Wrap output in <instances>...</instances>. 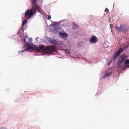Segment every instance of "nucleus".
I'll return each instance as SVG.
<instances>
[{"label": "nucleus", "mask_w": 129, "mask_h": 129, "mask_svg": "<svg viewBox=\"0 0 129 129\" xmlns=\"http://www.w3.org/2000/svg\"><path fill=\"white\" fill-rule=\"evenodd\" d=\"M38 0H33L32 2V6L30 9H28L26 11L25 13V16L26 17L28 16V17L27 19L30 18L32 17L34 14L38 12H41V9L39 5L37 4V1Z\"/></svg>", "instance_id": "1"}, {"label": "nucleus", "mask_w": 129, "mask_h": 129, "mask_svg": "<svg viewBox=\"0 0 129 129\" xmlns=\"http://www.w3.org/2000/svg\"><path fill=\"white\" fill-rule=\"evenodd\" d=\"M46 49L45 53H51L55 51V47L52 45L46 47Z\"/></svg>", "instance_id": "2"}, {"label": "nucleus", "mask_w": 129, "mask_h": 129, "mask_svg": "<svg viewBox=\"0 0 129 129\" xmlns=\"http://www.w3.org/2000/svg\"><path fill=\"white\" fill-rule=\"evenodd\" d=\"M46 47H45L44 45L40 44L39 46V48H35V50L36 51L38 52H40L41 51L42 52L45 53Z\"/></svg>", "instance_id": "3"}, {"label": "nucleus", "mask_w": 129, "mask_h": 129, "mask_svg": "<svg viewBox=\"0 0 129 129\" xmlns=\"http://www.w3.org/2000/svg\"><path fill=\"white\" fill-rule=\"evenodd\" d=\"M123 51V49L122 48H121L117 50L116 53L114 54L113 58L114 59L116 60L118 56Z\"/></svg>", "instance_id": "4"}, {"label": "nucleus", "mask_w": 129, "mask_h": 129, "mask_svg": "<svg viewBox=\"0 0 129 129\" xmlns=\"http://www.w3.org/2000/svg\"><path fill=\"white\" fill-rule=\"evenodd\" d=\"M127 57V56L125 55H124L121 56L120 58L118 59V65H121L123 61L125 60Z\"/></svg>", "instance_id": "5"}, {"label": "nucleus", "mask_w": 129, "mask_h": 129, "mask_svg": "<svg viewBox=\"0 0 129 129\" xmlns=\"http://www.w3.org/2000/svg\"><path fill=\"white\" fill-rule=\"evenodd\" d=\"M98 40L96 36H92L90 40V41L91 43H95L97 42V40Z\"/></svg>", "instance_id": "6"}, {"label": "nucleus", "mask_w": 129, "mask_h": 129, "mask_svg": "<svg viewBox=\"0 0 129 129\" xmlns=\"http://www.w3.org/2000/svg\"><path fill=\"white\" fill-rule=\"evenodd\" d=\"M48 41L52 44H56L57 43L58 41L56 40H54V39H52L50 38L48 40Z\"/></svg>", "instance_id": "7"}, {"label": "nucleus", "mask_w": 129, "mask_h": 129, "mask_svg": "<svg viewBox=\"0 0 129 129\" xmlns=\"http://www.w3.org/2000/svg\"><path fill=\"white\" fill-rule=\"evenodd\" d=\"M129 27L126 25H122V31L123 32L126 31L128 29Z\"/></svg>", "instance_id": "8"}, {"label": "nucleus", "mask_w": 129, "mask_h": 129, "mask_svg": "<svg viewBox=\"0 0 129 129\" xmlns=\"http://www.w3.org/2000/svg\"><path fill=\"white\" fill-rule=\"evenodd\" d=\"M59 35L62 38H66L68 36V35L66 33H62L61 32H59Z\"/></svg>", "instance_id": "9"}, {"label": "nucleus", "mask_w": 129, "mask_h": 129, "mask_svg": "<svg viewBox=\"0 0 129 129\" xmlns=\"http://www.w3.org/2000/svg\"><path fill=\"white\" fill-rule=\"evenodd\" d=\"M122 25H120L119 27H117V26L115 27V28L116 30L118 32H121L122 31Z\"/></svg>", "instance_id": "10"}, {"label": "nucleus", "mask_w": 129, "mask_h": 129, "mask_svg": "<svg viewBox=\"0 0 129 129\" xmlns=\"http://www.w3.org/2000/svg\"><path fill=\"white\" fill-rule=\"evenodd\" d=\"M28 36L25 37L24 38H25L24 39V42L26 43V46H29V43H28Z\"/></svg>", "instance_id": "11"}, {"label": "nucleus", "mask_w": 129, "mask_h": 129, "mask_svg": "<svg viewBox=\"0 0 129 129\" xmlns=\"http://www.w3.org/2000/svg\"><path fill=\"white\" fill-rule=\"evenodd\" d=\"M78 27V25L76 24H73V28L74 29H76Z\"/></svg>", "instance_id": "12"}, {"label": "nucleus", "mask_w": 129, "mask_h": 129, "mask_svg": "<svg viewBox=\"0 0 129 129\" xmlns=\"http://www.w3.org/2000/svg\"><path fill=\"white\" fill-rule=\"evenodd\" d=\"M27 21V20L25 19L22 22V26H23L24 24H26V23Z\"/></svg>", "instance_id": "13"}, {"label": "nucleus", "mask_w": 129, "mask_h": 129, "mask_svg": "<svg viewBox=\"0 0 129 129\" xmlns=\"http://www.w3.org/2000/svg\"><path fill=\"white\" fill-rule=\"evenodd\" d=\"M111 73H106L105 74V77H107V76H110V75H111Z\"/></svg>", "instance_id": "14"}, {"label": "nucleus", "mask_w": 129, "mask_h": 129, "mask_svg": "<svg viewBox=\"0 0 129 129\" xmlns=\"http://www.w3.org/2000/svg\"><path fill=\"white\" fill-rule=\"evenodd\" d=\"M124 63L125 64H129V60H126L124 61Z\"/></svg>", "instance_id": "15"}, {"label": "nucleus", "mask_w": 129, "mask_h": 129, "mask_svg": "<svg viewBox=\"0 0 129 129\" xmlns=\"http://www.w3.org/2000/svg\"><path fill=\"white\" fill-rule=\"evenodd\" d=\"M65 52L66 53H68L69 54H70V53L69 51V50L68 49H65Z\"/></svg>", "instance_id": "16"}, {"label": "nucleus", "mask_w": 129, "mask_h": 129, "mask_svg": "<svg viewBox=\"0 0 129 129\" xmlns=\"http://www.w3.org/2000/svg\"><path fill=\"white\" fill-rule=\"evenodd\" d=\"M32 41V39H28V42L29 43H29L31 42Z\"/></svg>", "instance_id": "17"}, {"label": "nucleus", "mask_w": 129, "mask_h": 129, "mask_svg": "<svg viewBox=\"0 0 129 129\" xmlns=\"http://www.w3.org/2000/svg\"><path fill=\"white\" fill-rule=\"evenodd\" d=\"M27 50H23L22 51H18V53H22L24 51H26Z\"/></svg>", "instance_id": "18"}, {"label": "nucleus", "mask_w": 129, "mask_h": 129, "mask_svg": "<svg viewBox=\"0 0 129 129\" xmlns=\"http://www.w3.org/2000/svg\"><path fill=\"white\" fill-rule=\"evenodd\" d=\"M51 18V16L50 15H48V18L47 19L48 20H49Z\"/></svg>", "instance_id": "19"}, {"label": "nucleus", "mask_w": 129, "mask_h": 129, "mask_svg": "<svg viewBox=\"0 0 129 129\" xmlns=\"http://www.w3.org/2000/svg\"><path fill=\"white\" fill-rule=\"evenodd\" d=\"M105 11L106 12H108V11H109V10L107 8H106Z\"/></svg>", "instance_id": "20"}, {"label": "nucleus", "mask_w": 129, "mask_h": 129, "mask_svg": "<svg viewBox=\"0 0 129 129\" xmlns=\"http://www.w3.org/2000/svg\"><path fill=\"white\" fill-rule=\"evenodd\" d=\"M125 47L124 48L125 49H126L127 48L129 47V45H126L125 46Z\"/></svg>", "instance_id": "21"}, {"label": "nucleus", "mask_w": 129, "mask_h": 129, "mask_svg": "<svg viewBox=\"0 0 129 129\" xmlns=\"http://www.w3.org/2000/svg\"><path fill=\"white\" fill-rule=\"evenodd\" d=\"M1 129H8L6 128L3 127H1Z\"/></svg>", "instance_id": "22"}, {"label": "nucleus", "mask_w": 129, "mask_h": 129, "mask_svg": "<svg viewBox=\"0 0 129 129\" xmlns=\"http://www.w3.org/2000/svg\"><path fill=\"white\" fill-rule=\"evenodd\" d=\"M126 67L127 68H128L129 67V65L128 64L127 66H126Z\"/></svg>", "instance_id": "23"}, {"label": "nucleus", "mask_w": 129, "mask_h": 129, "mask_svg": "<svg viewBox=\"0 0 129 129\" xmlns=\"http://www.w3.org/2000/svg\"><path fill=\"white\" fill-rule=\"evenodd\" d=\"M29 49V47H27V49Z\"/></svg>", "instance_id": "24"}, {"label": "nucleus", "mask_w": 129, "mask_h": 129, "mask_svg": "<svg viewBox=\"0 0 129 129\" xmlns=\"http://www.w3.org/2000/svg\"><path fill=\"white\" fill-rule=\"evenodd\" d=\"M110 63H108V66H109V65Z\"/></svg>", "instance_id": "25"}, {"label": "nucleus", "mask_w": 129, "mask_h": 129, "mask_svg": "<svg viewBox=\"0 0 129 129\" xmlns=\"http://www.w3.org/2000/svg\"><path fill=\"white\" fill-rule=\"evenodd\" d=\"M0 129H1V127H0Z\"/></svg>", "instance_id": "26"}, {"label": "nucleus", "mask_w": 129, "mask_h": 129, "mask_svg": "<svg viewBox=\"0 0 129 129\" xmlns=\"http://www.w3.org/2000/svg\"><path fill=\"white\" fill-rule=\"evenodd\" d=\"M36 39V40H37V39Z\"/></svg>", "instance_id": "27"}, {"label": "nucleus", "mask_w": 129, "mask_h": 129, "mask_svg": "<svg viewBox=\"0 0 129 129\" xmlns=\"http://www.w3.org/2000/svg\"><path fill=\"white\" fill-rule=\"evenodd\" d=\"M36 39V40H37V39Z\"/></svg>", "instance_id": "28"}, {"label": "nucleus", "mask_w": 129, "mask_h": 129, "mask_svg": "<svg viewBox=\"0 0 129 129\" xmlns=\"http://www.w3.org/2000/svg\"><path fill=\"white\" fill-rule=\"evenodd\" d=\"M36 39V40H37V39Z\"/></svg>", "instance_id": "29"}, {"label": "nucleus", "mask_w": 129, "mask_h": 129, "mask_svg": "<svg viewBox=\"0 0 129 129\" xmlns=\"http://www.w3.org/2000/svg\"><path fill=\"white\" fill-rule=\"evenodd\" d=\"M12 129H13V128L12 127Z\"/></svg>", "instance_id": "30"}, {"label": "nucleus", "mask_w": 129, "mask_h": 129, "mask_svg": "<svg viewBox=\"0 0 129 129\" xmlns=\"http://www.w3.org/2000/svg\"><path fill=\"white\" fill-rule=\"evenodd\" d=\"M110 26L112 27V26H111L110 25Z\"/></svg>", "instance_id": "31"}, {"label": "nucleus", "mask_w": 129, "mask_h": 129, "mask_svg": "<svg viewBox=\"0 0 129 129\" xmlns=\"http://www.w3.org/2000/svg\"><path fill=\"white\" fill-rule=\"evenodd\" d=\"M110 26L112 27V26H111L110 25Z\"/></svg>", "instance_id": "32"}]
</instances>
